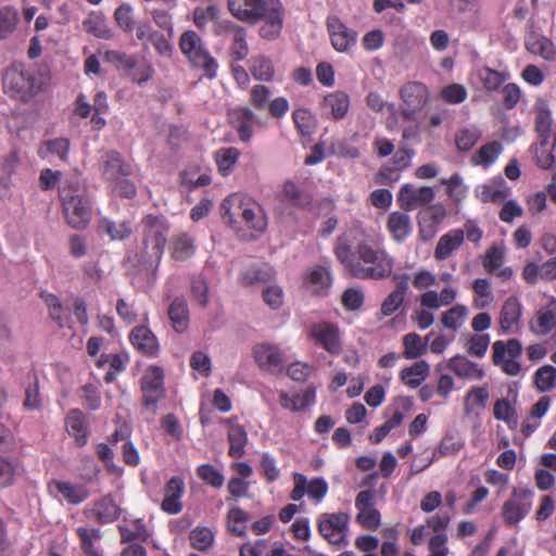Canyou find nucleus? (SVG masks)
<instances>
[{"mask_svg":"<svg viewBox=\"0 0 556 556\" xmlns=\"http://www.w3.org/2000/svg\"><path fill=\"white\" fill-rule=\"evenodd\" d=\"M334 254L345 271L357 279L379 280L393 270V260L371 240H362L354 249L341 242Z\"/></svg>","mask_w":556,"mask_h":556,"instance_id":"1","label":"nucleus"},{"mask_svg":"<svg viewBox=\"0 0 556 556\" xmlns=\"http://www.w3.org/2000/svg\"><path fill=\"white\" fill-rule=\"evenodd\" d=\"M230 14L238 21L255 25L262 39L274 41L281 36L286 10L280 0H227Z\"/></svg>","mask_w":556,"mask_h":556,"instance_id":"2","label":"nucleus"},{"mask_svg":"<svg viewBox=\"0 0 556 556\" xmlns=\"http://www.w3.org/2000/svg\"><path fill=\"white\" fill-rule=\"evenodd\" d=\"M60 200L67 224L75 229L85 228L91 220V199L85 182L74 175L60 187Z\"/></svg>","mask_w":556,"mask_h":556,"instance_id":"3","label":"nucleus"},{"mask_svg":"<svg viewBox=\"0 0 556 556\" xmlns=\"http://www.w3.org/2000/svg\"><path fill=\"white\" fill-rule=\"evenodd\" d=\"M144 250L141 252L146 268L157 267L166 244L168 225L164 216L149 214L142 219Z\"/></svg>","mask_w":556,"mask_h":556,"instance_id":"4","label":"nucleus"},{"mask_svg":"<svg viewBox=\"0 0 556 556\" xmlns=\"http://www.w3.org/2000/svg\"><path fill=\"white\" fill-rule=\"evenodd\" d=\"M5 94L21 102H28L39 91L34 72L23 63H12L5 67L1 77Z\"/></svg>","mask_w":556,"mask_h":556,"instance_id":"5","label":"nucleus"},{"mask_svg":"<svg viewBox=\"0 0 556 556\" xmlns=\"http://www.w3.org/2000/svg\"><path fill=\"white\" fill-rule=\"evenodd\" d=\"M179 48L190 64L202 70L206 78H216L218 63L205 47L203 39L194 30H186L181 34Z\"/></svg>","mask_w":556,"mask_h":556,"instance_id":"6","label":"nucleus"},{"mask_svg":"<svg viewBox=\"0 0 556 556\" xmlns=\"http://www.w3.org/2000/svg\"><path fill=\"white\" fill-rule=\"evenodd\" d=\"M456 296L457 289L452 287H445L440 292L435 290L424 292L419 298V302L427 309L416 311L412 316L413 320L417 323L420 329L429 328L434 321V316L428 309L435 311L442 306H448L456 300Z\"/></svg>","mask_w":556,"mask_h":556,"instance_id":"7","label":"nucleus"},{"mask_svg":"<svg viewBox=\"0 0 556 556\" xmlns=\"http://www.w3.org/2000/svg\"><path fill=\"white\" fill-rule=\"evenodd\" d=\"M350 516L346 513H325L318 518L319 533L332 545H346Z\"/></svg>","mask_w":556,"mask_h":556,"instance_id":"8","label":"nucleus"},{"mask_svg":"<svg viewBox=\"0 0 556 556\" xmlns=\"http://www.w3.org/2000/svg\"><path fill=\"white\" fill-rule=\"evenodd\" d=\"M493 363L501 366L508 376H517L521 366L515 361L522 353V344L518 339H509L507 342L495 341L493 343Z\"/></svg>","mask_w":556,"mask_h":556,"instance_id":"9","label":"nucleus"},{"mask_svg":"<svg viewBox=\"0 0 556 556\" xmlns=\"http://www.w3.org/2000/svg\"><path fill=\"white\" fill-rule=\"evenodd\" d=\"M143 406L155 413L156 403L164 396V372L156 366L149 367L141 378Z\"/></svg>","mask_w":556,"mask_h":556,"instance_id":"10","label":"nucleus"},{"mask_svg":"<svg viewBox=\"0 0 556 556\" xmlns=\"http://www.w3.org/2000/svg\"><path fill=\"white\" fill-rule=\"evenodd\" d=\"M253 358L262 371L279 375L285 367V355L282 350L274 343L262 342L253 346Z\"/></svg>","mask_w":556,"mask_h":556,"instance_id":"11","label":"nucleus"},{"mask_svg":"<svg viewBox=\"0 0 556 556\" xmlns=\"http://www.w3.org/2000/svg\"><path fill=\"white\" fill-rule=\"evenodd\" d=\"M400 96L405 104L401 114L404 118L412 119L413 116L427 104L429 92L428 88L422 83L409 81L402 86Z\"/></svg>","mask_w":556,"mask_h":556,"instance_id":"12","label":"nucleus"},{"mask_svg":"<svg viewBox=\"0 0 556 556\" xmlns=\"http://www.w3.org/2000/svg\"><path fill=\"white\" fill-rule=\"evenodd\" d=\"M532 492L514 490L511 497L502 507V517L509 526H516L532 507Z\"/></svg>","mask_w":556,"mask_h":556,"instance_id":"13","label":"nucleus"},{"mask_svg":"<svg viewBox=\"0 0 556 556\" xmlns=\"http://www.w3.org/2000/svg\"><path fill=\"white\" fill-rule=\"evenodd\" d=\"M309 336L331 355H338L342 351V342L338 326L320 321L311 327Z\"/></svg>","mask_w":556,"mask_h":556,"instance_id":"14","label":"nucleus"},{"mask_svg":"<svg viewBox=\"0 0 556 556\" xmlns=\"http://www.w3.org/2000/svg\"><path fill=\"white\" fill-rule=\"evenodd\" d=\"M327 29L332 47L339 52H346L356 43L357 34L348 28L336 15L327 17Z\"/></svg>","mask_w":556,"mask_h":556,"instance_id":"15","label":"nucleus"},{"mask_svg":"<svg viewBox=\"0 0 556 556\" xmlns=\"http://www.w3.org/2000/svg\"><path fill=\"white\" fill-rule=\"evenodd\" d=\"M434 198L431 187L416 188L410 184L401 187L397 194V202L401 208L412 211L418 206L429 204Z\"/></svg>","mask_w":556,"mask_h":556,"instance_id":"16","label":"nucleus"},{"mask_svg":"<svg viewBox=\"0 0 556 556\" xmlns=\"http://www.w3.org/2000/svg\"><path fill=\"white\" fill-rule=\"evenodd\" d=\"M101 169L102 176L109 185L123 176H130L132 173V166L125 162L117 151H108L102 155Z\"/></svg>","mask_w":556,"mask_h":556,"instance_id":"17","label":"nucleus"},{"mask_svg":"<svg viewBox=\"0 0 556 556\" xmlns=\"http://www.w3.org/2000/svg\"><path fill=\"white\" fill-rule=\"evenodd\" d=\"M249 200L250 198L243 194L233 193L227 197L220 205L223 220L238 232L241 231L240 220Z\"/></svg>","mask_w":556,"mask_h":556,"instance_id":"18","label":"nucleus"},{"mask_svg":"<svg viewBox=\"0 0 556 556\" xmlns=\"http://www.w3.org/2000/svg\"><path fill=\"white\" fill-rule=\"evenodd\" d=\"M505 258V248L500 244L491 245L486 251L482 260L483 268L489 273L496 275L503 281L509 280L514 271L510 267H503Z\"/></svg>","mask_w":556,"mask_h":556,"instance_id":"19","label":"nucleus"},{"mask_svg":"<svg viewBox=\"0 0 556 556\" xmlns=\"http://www.w3.org/2000/svg\"><path fill=\"white\" fill-rule=\"evenodd\" d=\"M241 229L245 226L248 229L253 230L254 233L249 235L250 239L257 238L263 233L267 227L266 216L258 203L250 198L247 201L245 208L242 212Z\"/></svg>","mask_w":556,"mask_h":556,"instance_id":"20","label":"nucleus"},{"mask_svg":"<svg viewBox=\"0 0 556 556\" xmlns=\"http://www.w3.org/2000/svg\"><path fill=\"white\" fill-rule=\"evenodd\" d=\"M229 119L241 141L248 142L253 136V127L258 123L250 108H236L229 112Z\"/></svg>","mask_w":556,"mask_h":556,"instance_id":"21","label":"nucleus"},{"mask_svg":"<svg viewBox=\"0 0 556 556\" xmlns=\"http://www.w3.org/2000/svg\"><path fill=\"white\" fill-rule=\"evenodd\" d=\"M393 280L395 281V288L383 300L380 307V314L382 317L391 316L400 308L409 288V276L407 274L394 275Z\"/></svg>","mask_w":556,"mask_h":556,"instance_id":"22","label":"nucleus"},{"mask_svg":"<svg viewBox=\"0 0 556 556\" xmlns=\"http://www.w3.org/2000/svg\"><path fill=\"white\" fill-rule=\"evenodd\" d=\"M185 491V482L179 477H173L166 483L162 509L168 514L176 515L182 510L180 497Z\"/></svg>","mask_w":556,"mask_h":556,"instance_id":"23","label":"nucleus"},{"mask_svg":"<svg viewBox=\"0 0 556 556\" xmlns=\"http://www.w3.org/2000/svg\"><path fill=\"white\" fill-rule=\"evenodd\" d=\"M522 305L516 296L505 300L500 312V326L504 332H513L520 323Z\"/></svg>","mask_w":556,"mask_h":556,"instance_id":"24","label":"nucleus"},{"mask_svg":"<svg viewBox=\"0 0 556 556\" xmlns=\"http://www.w3.org/2000/svg\"><path fill=\"white\" fill-rule=\"evenodd\" d=\"M132 345L141 353L154 356L159 351V343L153 332L146 326H139L131 330L129 336Z\"/></svg>","mask_w":556,"mask_h":556,"instance_id":"25","label":"nucleus"},{"mask_svg":"<svg viewBox=\"0 0 556 556\" xmlns=\"http://www.w3.org/2000/svg\"><path fill=\"white\" fill-rule=\"evenodd\" d=\"M464 242V230L455 229L443 235L434 249V257L438 261L446 260L458 250Z\"/></svg>","mask_w":556,"mask_h":556,"instance_id":"26","label":"nucleus"},{"mask_svg":"<svg viewBox=\"0 0 556 556\" xmlns=\"http://www.w3.org/2000/svg\"><path fill=\"white\" fill-rule=\"evenodd\" d=\"M556 326V303L552 302L536 313L530 321V330L538 336H546Z\"/></svg>","mask_w":556,"mask_h":556,"instance_id":"27","label":"nucleus"},{"mask_svg":"<svg viewBox=\"0 0 556 556\" xmlns=\"http://www.w3.org/2000/svg\"><path fill=\"white\" fill-rule=\"evenodd\" d=\"M413 155V150L406 148L399 149L391 160L393 167L389 165L382 166L377 174V182L384 184L387 180L391 179L393 170H403L408 168L410 166Z\"/></svg>","mask_w":556,"mask_h":556,"instance_id":"28","label":"nucleus"},{"mask_svg":"<svg viewBox=\"0 0 556 556\" xmlns=\"http://www.w3.org/2000/svg\"><path fill=\"white\" fill-rule=\"evenodd\" d=\"M66 429L75 438L78 446H84L88 438L86 417L79 409H72L66 416Z\"/></svg>","mask_w":556,"mask_h":556,"instance_id":"29","label":"nucleus"},{"mask_svg":"<svg viewBox=\"0 0 556 556\" xmlns=\"http://www.w3.org/2000/svg\"><path fill=\"white\" fill-rule=\"evenodd\" d=\"M447 367L459 378L480 380L484 376V371L477 364L460 355L451 358Z\"/></svg>","mask_w":556,"mask_h":556,"instance_id":"30","label":"nucleus"},{"mask_svg":"<svg viewBox=\"0 0 556 556\" xmlns=\"http://www.w3.org/2000/svg\"><path fill=\"white\" fill-rule=\"evenodd\" d=\"M50 488H54L70 504L77 505L89 496L88 489L83 484H72L66 481H53Z\"/></svg>","mask_w":556,"mask_h":556,"instance_id":"31","label":"nucleus"},{"mask_svg":"<svg viewBox=\"0 0 556 556\" xmlns=\"http://www.w3.org/2000/svg\"><path fill=\"white\" fill-rule=\"evenodd\" d=\"M168 317L173 328L182 333L189 325V312L187 301L184 298H176L168 307Z\"/></svg>","mask_w":556,"mask_h":556,"instance_id":"32","label":"nucleus"},{"mask_svg":"<svg viewBox=\"0 0 556 556\" xmlns=\"http://www.w3.org/2000/svg\"><path fill=\"white\" fill-rule=\"evenodd\" d=\"M273 276L274 270L269 265L253 263L241 274V281L244 286H255L270 281Z\"/></svg>","mask_w":556,"mask_h":556,"instance_id":"33","label":"nucleus"},{"mask_svg":"<svg viewBox=\"0 0 556 556\" xmlns=\"http://www.w3.org/2000/svg\"><path fill=\"white\" fill-rule=\"evenodd\" d=\"M552 114L548 106L541 102L536 105L535 130L542 146H547L551 137Z\"/></svg>","mask_w":556,"mask_h":556,"instance_id":"34","label":"nucleus"},{"mask_svg":"<svg viewBox=\"0 0 556 556\" xmlns=\"http://www.w3.org/2000/svg\"><path fill=\"white\" fill-rule=\"evenodd\" d=\"M388 228L396 241H403L412 231L410 218L402 212H393L389 215Z\"/></svg>","mask_w":556,"mask_h":556,"instance_id":"35","label":"nucleus"},{"mask_svg":"<svg viewBox=\"0 0 556 556\" xmlns=\"http://www.w3.org/2000/svg\"><path fill=\"white\" fill-rule=\"evenodd\" d=\"M119 511V507L111 495H106L94 503L93 513L101 523L113 522L118 518Z\"/></svg>","mask_w":556,"mask_h":556,"instance_id":"36","label":"nucleus"},{"mask_svg":"<svg viewBox=\"0 0 556 556\" xmlns=\"http://www.w3.org/2000/svg\"><path fill=\"white\" fill-rule=\"evenodd\" d=\"M503 151V146L498 141H492L483 144L478 152L471 157V163L476 166H483L488 168L500 156Z\"/></svg>","mask_w":556,"mask_h":556,"instance_id":"37","label":"nucleus"},{"mask_svg":"<svg viewBox=\"0 0 556 556\" xmlns=\"http://www.w3.org/2000/svg\"><path fill=\"white\" fill-rule=\"evenodd\" d=\"M324 105L329 109L334 119H342L350 108V98L342 91H336L325 97Z\"/></svg>","mask_w":556,"mask_h":556,"instance_id":"38","label":"nucleus"},{"mask_svg":"<svg viewBox=\"0 0 556 556\" xmlns=\"http://www.w3.org/2000/svg\"><path fill=\"white\" fill-rule=\"evenodd\" d=\"M195 252L194 240L187 233H180L172 240V256L177 261L190 258Z\"/></svg>","mask_w":556,"mask_h":556,"instance_id":"39","label":"nucleus"},{"mask_svg":"<svg viewBox=\"0 0 556 556\" xmlns=\"http://www.w3.org/2000/svg\"><path fill=\"white\" fill-rule=\"evenodd\" d=\"M283 198L290 204L305 208L312 204V195L299 188L293 181H287L283 185Z\"/></svg>","mask_w":556,"mask_h":556,"instance_id":"40","label":"nucleus"},{"mask_svg":"<svg viewBox=\"0 0 556 556\" xmlns=\"http://www.w3.org/2000/svg\"><path fill=\"white\" fill-rule=\"evenodd\" d=\"M84 29L101 39H110L112 33L101 13L92 12L83 23Z\"/></svg>","mask_w":556,"mask_h":556,"instance_id":"41","label":"nucleus"},{"mask_svg":"<svg viewBox=\"0 0 556 556\" xmlns=\"http://www.w3.org/2000/svg\"><path fill=\"white\" fill-rule=\"evenodd\" d=\"M429 374V365L425 361L417 362L401 372L402 380L412 388H417Z\"/></svg>","mask_w":556,"mask_h":556,"instance_id":"42","label":"nucleus"},{"mask_svg":"<svg viewBox=\"0 0 556 556\" xmlns=\"http://www.w3.org/2000/svg\"><path fill=\"white\" fill-rule=\"evenodd\" d=\"M228 440L230 443L229 455L235 458L241 457L248 441L244 428L240 425H231L228 429Z\"/></svg>","mask_w":556,"mask_h":556,"instance_id":"43","label":"nucleus"},{"mask_svg":"<svg viewBox=\"0 0 556 556\" xmlns=\"http://www.w3.org/2000/svg\"><path fill=\"white\" fill-rule=\"evenodd\" d=\"M76 532L80 539V547L85 556H102L99 548L94 545V542L101 538L99 530L79 527Z\"/></svg>","mask_w":556,"mask_h":556,"instance_id":"44","label":"nucleus"},{"mask_svg":"<svg viewBox=\"0 0 556 556\" xmlns=\"http://www.w3.org/2000/svg\"><path fill=\"white\" fill-rule=\"evenodd\" d=\"M250 71L255 79L262 81H270L275 75L271 60L264 55L252 58Z\"/></svg>","mask_w":556,"mask_h":556,"instance_id":"45","label":"nucleus"},{"mask_svg":"<svg viewBox=\"0 0 556 556\" xmlns=\"http://www.w3.org/2000/svg\"><path fill=\"white\" fill-rule=\"evenodd\" d=\"M306 283L314 293H324L331 285L330 273L325 267H315L308 273Z\"/></svg>","mask_w":556,"mask_h":556,"instance_id":"46","label":"nucleus"},{"mask_svg":"<svg viewBox=\"0 0 556 556\" xmlns=\"http://www.w3.org/2000/svg\"><path fill=\"white\" fill-rule=\"evenodd\" d=\"M404 356L408 359L417 358L426 354L428 350L427 341L416 333L410 332L403 337Z\"/></svg>","mask_w":556,"mask_h":556,"instance_id":"47","label":"nucleus"},{"mask_svg":"<svg viewBox=\"0 0 556 556\" xmlns=\"http://www.w3.org/2000/svg\"><path fill=\"white\" fill-rule=\"evenodd\" d=\"M527 48L530 52L539 54L545 60H552L556 54L553 42L543 36H531L527 40Z\"/></svg>","mask_w":556,"mask_h":556,"instance_id":"48","label":"nucleus"},{"mask_svg":"<svg viewBox=\"0 0 556 556\" xmlns=\"http://www.w3.org/2000/svg\"><path fill=\"white\" fill-rule=\"evenodd\" d=\"M70 150V140L56 138L46 142L45 148L39 150L42 157L58 156L61 161H66Z\"/></svg>","mask_w":556,"mask_h":556,"instance_id":"49","label":"nucleus"},{"mask_svg":"<svg viewBox=\"0 0 556 556\" xmlns=\"http://www.w3.org/2000/svg\"><path fill=\"white\" fill-rule=\"evenodd\" d=\"M481 137L479 128L471 126L459 129L455 135L456 147L459 151L471 150Z\"/></svg>","mask_w":556,"mask_h":556,"instance_id":"50","label":"nucleus"},{"mask_svg":"<svg viewBox=\"0 0 556 556\" xmlns=\"http://www.w3.org/2000/svg\"><path fill=\"white\" fill-rule=\"evenodd\" d=\"M247 29H237L232 36L229 53L232 61H243L249 55V43L247 41Z\"/></svg>","mask_w":556,"mask_h":556,"instance_id":"51","label":"nucleus"},{"mask_svg":"<svg viewBox=\"0 0 556 556\" xmlns=\"http://www.w3.org/2000/svg\"><path fill=\"white\" fill-rule=\"evenodd\" d=\"M28 384L25 388V397L23 407L26 410H36L41 406V395L39 392V381L36 376L28 377Z\"/></svg>","mask_w":556,"mask_h":556,"instance_id":"52","label":"nucleus"},{"mask_svg":"<svg viewBox=\"0 0 556 556\" xmlns=\"http://www.w3.org/2000/svg\"><path fill=\"white\" fill-rule=\"evenodd\" d=\"M190 544L198 551H206L214 542V533L206 527H197L190 532Z\"/></svg>","mask_w":556,"mask_h":556,"instance_id":"53","label":"nucleus"},{"mask_svg":"<svg viewBox=\"0 0 556 556\" xmlns=\"http://www.w3.org/2000/svg\"><path fill=\"white\" fill-rule=\"evenodd\" d=\"M534 382L542 392L552 390L556 384V368L551 365L539 368L534 374Z\"/></svg>","mask_w":556,"mask_h":556,"instance_id":"54","label":"nucleus"},{"mask_svg":"<svg viewBox=\"0 0 556 556\" xmlns=\"http://www.w3.org/2000/svg\"><path fill=\"white\" fill-rule=\"evenodd\" d=\"M477 197L484 203H500L508 197L507 188H497L492 185H482L476 189Z\"/></svg>","mask_w":556,"mask_h":556,"instance_id":"55","label":"nucleus"},{"mask_svg":"<svg viewBox=\"0 0 556 556\" xmlns=\"http://www.w3.org/2000/svg\"><path fill=\"white\" fill-rule=\"evenodd\" d=\"M197 475L201 480L215 489H220L224 485V475L213 465L203 464L199 466L197 469Z\"/></svg>","mask_w":556,"mask_h":556,"instance_id":"56","label":"nucleus"},{"mask_svg":"<svg viewBox=\"0 0 556 556\" xmlns=\"http://www.w3.org/2000/svg\"><path fill=\"white\" fill-rule=\"evenodd\" d=\"M239 155V151L235 148L219 149L216 152V163L218 170L223 175H227L236 164Z\"/></svg>","mask_w":556,"mask_h":556,"instance_id":"57","label":"nucleus"},{"mask_svg":"<svg viewBox=\"0 0 556 556\" xmlns=\"http://www.w3.org/2000/svg\"><path fill=\"white\" fill-rule=\"evenodd\" d=\"M467 308L464 305H456L443 313L441 321L445 328L457 330L462 327Z\"/></svg>","mask_w":556,"mask_h":556,"instance_id":"58","label":"nucleus"},{"mask_svg":"<svg viewBox=\"0 0 556 556\" xmlns=\"http://www.w3.org/2000/svg\"><path fill=\"white\" fill-rule=\"evenodd\" d=\"M100 228L105 231L112 239H124L131 232L129 225L126 222H112L110 219H103Z\"/></svg>","mask_w":556,"mask_h":556,"instance_id":"59","label":"nucleus"},{"mask_svg":"<svg viewBox=\"0 0 556 556\" xmlns=\"http://www.w3.org/2000/svg\"><path fill=\"white\" fill-rule=\"evenodd\" d=\"M18 22L17 12L11 8L0 9V40L13 31Z\"/></svg>","mask_w":556,"mask_h":556,"instance_id":"60","label":"nucleus"},{"mask_svg":"<svg viewBox=\"0 0 556 556\" xmlns=\"http://www.w3.org/2000/svg\"><path fill=\"white\" fill-rule=\"evenodd\" d=\"M480 78L483 83L484 88L488 89L489 91H492L497 90L501 87V85L508 78V75L485 67L480 72Z\"/></svg>","mask_w":556,"mask_h":556,"instance_id":"61","label":"nucleus"},{"mask_svg":"<svg viewBox=\"0 0 556 556\" xmlns=\"http://www.w3.org/2000/svg\"><path fill=\"white\" fill-rule=\"evenodd\" d=\"M218 8L214 4L206 8H195L193 11V22L199 29H204L208 22L218 17Z\"/></svg>","mask_w":556,"mask_h":556,"instance_id":"62","label":"nucleus"},{"mask_svg":"<svg viewBox=\"0 0 556 556\" xmlns=\"http://www.w3.org/2000/svg\"><path fill=\"white\" fill-rule=\"evenodd\" d=\"M472 289H473V292L479 298L483 299L481 301H479V300L475 301V306L476 307L482 308V307L488 305L493 300L491 287H490V283H489L488 279H484V278L476 279L473 281Z\"/></svg>","mask_w":556,"mask_h":556,"instance_id":"63","label":"nucleus"},{"mask_svg":"<svg viewBox=\"0 0 556 556\" xmlns=\"http://www.w3.org/2000/svg\"><path fill=\"white\" fill-rule=\"evenodd\" d=\"M128 177L129 176H123V178H118L110 184V187L116 195L125 199H132L137 194V188Z\"/></svg>","mask_w":556,"mask_h":556,"instance_id":"64","label":"nucleus"}]
</instances>
